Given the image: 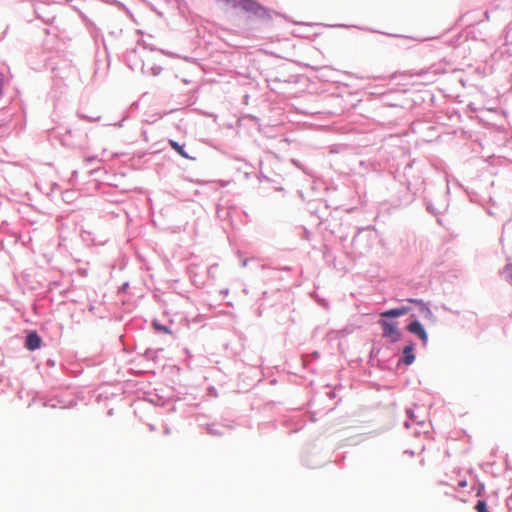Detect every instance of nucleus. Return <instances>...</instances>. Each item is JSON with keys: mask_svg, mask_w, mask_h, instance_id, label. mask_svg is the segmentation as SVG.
<instances>
[{"mask_svg": "<svg viewBox=\"0 0 512 512\" xmlns=\"http://www.w3.org/2000/svg\"><path fill=\"white\" fill-rule=\"evenodd\" d=\"M234 5L255 14L263 10L262 7L253 0H234Z\"/></svg>", "mask_w": 512, "mask_h": 512, "instance_id": "nucleus-2", "label": "nucleus"}, {"mask_svg": "<svg viewBox=\"0 0 512 512\" xmlns=\"http://www.w3.org/2000/svg\"><path fill=\"white\" fill-rule=\"evenodd\" d=\"M41 343L42 340L40 336L36 332H31L26 337L25 347L30 351H34L40 348Z\"/></svg>", "mask_w": 512, "mask_h": 512, "instance_id": "nucleus-4", "label": "nucleus"}, {"mask_svg": "<svg viewBox=\"0 0 512 512\" xmlns=\"http://www.w3.org/2000/svg\"><path fill=\"white\" fill-rule=\"evenodd\" d=\"M458 486L461 487V488H464L467 486V482L465 480H462L458 483Z\"/></svg>", "mask_w": 512, "mask_h": 512, "instance_id": "nucleus-10", "label": "nucleus"}, {"mask_svg": "<svg viewBox=\"0 0 512 512\" xmlns=\"http://www.w3.org/2000/svg\"><path fill=\"white\" fill-rule=\"evenodd\" d=\"M379 324L383 328V337L388 338L391 342H396L400 339L401 333L397 323L380 320Z\"/></svg>", "mask_w": 512, "mask_h": 512, "instance_id": "nucleus-1", "label": "nucleus"}, {"mask_svg": "<svg viewBox=\"0 0 512 512\" xmlns=\"http://www.w3.org/2000/svg\"><path fill=\"white\" fill-rule=\"evenodd\" d=\"M169 144L179 155H181L184 158H189V156L184 151L183 147L180 146L176 141L169 140Z\"/></svg>", "mask_w": 512, "mask_h": 512, "instance_id": "nucleus-7", "label": "nucleus"}, {"mask_svg": "<svg viewBox=\"0 0 512 512\" xmlns=\"http://www.w3.org/2000/svg\"><path fill=\"white\" fill-rule=\"evenodd\" d=\"M408 312H409V308L401 307V308H395V309H391V310L382 312L380 314V316L382 318L400 317V316L406 315Z\"/></svg>", "mask_w": 512, "mask_h": 512, "instance_id": "nucleus-5", "label": "nucleus"}, {"mask_svg": "<svg viewBox=\"0 0 512 512\" xmlns=\"http://www.w3.org/2000/svg\"><path fill=\"white\" fill-rule=\"evenodd\" d=\"M480 495H481V490H479V491L477 492V496H480Z\"/></svg>", "mask_w": 512, "mask_h": 512, "instance_id": "nucleus-11", "label": "nucleus"}, {"mask_svg": "<svg viewBox=\"0 0 512 512\" xmlns=\"http://www.w3.org/2000/svg\"><path fill=\"white\" fill-rule=\"evenodd\" d=\"M505 270L508 273V281L512 285V264L506 265Z\"/></svg>", "mask_w": 512, "mask_h": 512, "instance_id": "nucleus-9", "label": "nucleus"}, {"mask_svg": "<svg viewBox=\"0 0 512 512\" xmlns=\"http://www.w3.org/2000/svg\"><path fill=\"white\" fill-rule=\"evenodd\" d=\"M475 510L477 512H489L487 508V504L483 500H479L475 506Z\"/></svg>", "mask_w": 512, "mask_h": 512, "instance_id": "nucleus-8", "label": "nucleus"}, {"mask_svg": "<svg viewBox=\"0 0 512 512\" xmlns=\"http://www.w3.org/2000/svg\"><path fill=\"white\" fill-rule=\"evenodd\" d=\"M408 331L418 336L423 341V343L427 342V333L420 322L414 321L411 324H409Z\"/></svg>", "mask_w": 512, "mask_h": 512, "instance_id": "nucleus-3", "label": "nucleus"}, {"mask_svg": "<svg viewBox=\"0 0 512 512\" xmlns=\"http://www.w3.org/2000/svg\"><path fill=\"white\" fill-rule=\"evenodd\" d=\"M404 359L403 362L406 365H410L414 362L415 356L413 354V347L411 345L405 346L403 349Z\"/></svg>", "mask_w": 512, "mask_h": 512, "instance_id": "nucleus-6", "label": "nucleus"}]
</instances>
